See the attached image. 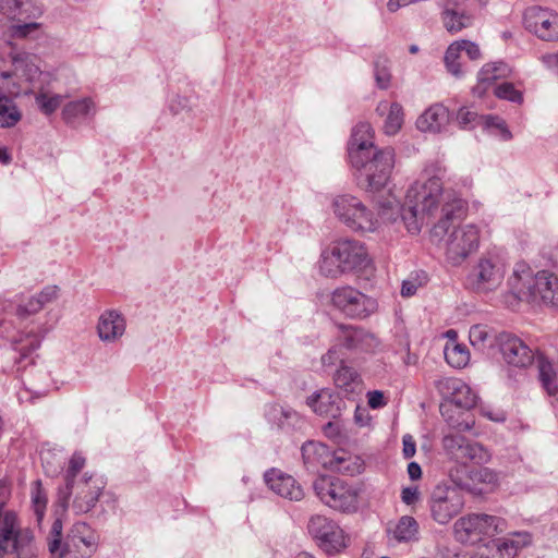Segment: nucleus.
Masks as SVG:
<instances>
[{"instance_id":"nucleus-1","label":"nucleus","mask_w":558,"mask_h":558,"mask_svg":"<svg viewBox=\"0 0 558 558\" xmlns=\"http://www.w3.org/2000/svg\"><path fill=\"white\" fill-rule=\"evenodd\" d=\"M439 204H442V217L434 228L435 235H438L439 231L447 232L449 226L463 215L462 201L452 198L450 193H445L439 178H429L423 183L415 182L411 185L402 206L395 197L383 203L378 202L379 215L383 220L396 221L400 215L408 231L412 234L421 231L424 219L434 215Z\"/></svg>"},{"instance_id":"nucleus-2","label":"nucleus","mask_w":558,"mask_h":558,"mask_svg":"<svg viewBox=\"0 0 558 558\" xmlns=\"http://www.w3.org/2000/svg\"><path fill=\"white\" fill-rule=\"evenodd\" d=\"M373 136L369 123H357L348 144V156L351 166L357 171L359 185L367 192L376 193L387 185L396 154L392 147H376Z\"/></svg>"},{"instance_id":"nucleus-3","label":"nucleus","mask_w":558,"mask_h":558,"mask_svg":"<svg viewBox=\"0 0 558 558\" xmlns=\"http://www.w3.org/2000/svg\"><path fill=\"white\" fill-rule=\"evenodd\" d=\"M11 496L8 480H0V556L37 558L38 548L33 532L21 529L16 513L4 507Z\"/></svg>"},{"instance_id":"nucleus-4","label":"nucleus","mask_w":558,"mask_h":558,"mask_svg":"<svg viewBox=\"0 0 558 558\" xmlns=\"http://www.w3.org/2000/svg\"><path fill=\"white\" fill-rule=\"evenodd\" d=\"M371 264L372 259L364 243L341 239L322 252L318 268L320 275L337 279L347 274L364 271Z\"/></svg>"},{"instance_id":"nucleus-5","label":"nucleus","mask_w":558,"mask_h":558,"mask_svg":"<svg viewBox=\"0 0 558 558\" xmlns=\"http://www.w3.org/2000/svg\"><path fill=\"white\" fill-rule=\"evenodd\" d=\"M317 497L328 507L342 512H353L357 507V492L345 482L319 476L313 483Z\"/></svg>"},{"instance_id":"nucleus-6","label":"nucleus","mask_w":558,"mask_h":558,"mask_svg":"<svg viewBox=\"0 0 558 558\" xmlns=\"http://www.w3.org/2000/svg\"><path fill=\"white\" fill-rule=\"evenodd\" d=\"M333 211L353 231L374 232L378 228L374 213L355 196L341 195L335 198Z\"/></svg>"},{"instance_id":"nucleus-7","label":"nucleus","mask_w":558,"mask_h":558,"mask_svg":"<svg viewBox=\"0 0 558 558\" xmlns=\"http://www.w3.org/2000/svg\"><path fill=\"white\" fill-rule=\"evenodd\" d=\"M441 442L447 456L463 465L469 462L483 465L492 459L490 452L482 444L468 439L460 433L445 435Z\"/></svg>"},{"instance_id":"nucleus-8","label":"nucleus","mask_w":558,"mask_h":558,"mask_svg":"<svg viewBox=\"0 0 558 558\" xmlns=\"http://www.w3.org/2000/svg\"><path fill=\"white\" fill-rule=\"evenodd\" d=\"M303 463L311 473H318L320 469L347 473L350 466L347 465V457L343 451H331L326 445L317 441H307L302 448Z\"/></svg>"},{"instance_id":"nucleus-9","label":"nucleus","mask_w":558,"mask_h":558,"mask_svg":"<svg viewBox=\"0 0 558 558\" xmlns=\"http://www.w3.org/2000/svg\"><path fill=\"white\" fill-rule=\"evenodd\" d=\"M97 533L85 522H76L68 533L58 558H90L98 547Z\"/></svg>"},{"instance_id":"nucleus-10","label":"nucleus","mask_w":558,"mask_h":558,"mask_svg":"<svg viewBox=\"0 0 558 558\" xmlns=\"http://www.w3.org/2000/svg\"><path fill=\"white\" fill-rule=\"evenodd\" d=\"M332 305L351 318H366L377 308L376 301L357 289L344 286L331 293Z\"/></svg>"},{"instance_id":"nucleus-11","label":"nucleus","mask_w":558,"mask_h":558,"mask_svg":"<svg viewBox=\"0 0 558 558\" xmlns=\"http://www.w3.org/2000/svg\"><path fill=\"white\" fill-rule=\"evenodd\" d=\"M449 229L439 231L438 235L448 234L445 240L447 257L453 265H459L478 247L480 231L474 225L453 228L450 232Z\"/></svg>"},{"instance_id":"nucleus-12","label":"nucleus","mask_w":558,"mask_h":558,"mask_svg":"<svg viewBox=\"0 0 558 558\" xmlns=\"http://www.w3.org/2000/svg\"><path fill=\"white\" fill-rule=\"evenodd\" d=\"M464 507V497L454 487L437 485L429 498L432 518L439 524L449 523Z\"/></svg>"},{"instance_id":"nucleus-13","label":"nucleus","mask_w":558,"mask_h":558,"mask_svg":"<svg viewBox=\"0 0 558 558\" xmlns=\"http://www.w3.org/2000/svg\"><path fill=\"white\" fill-rule=\"evenodd\" d=\"M308 532L317 542L318 547L329 556L337 555L347 547L341 527L326 517H312Z\"/></svg>"},{"instance_id":"nucleus-14","label":"nucleus","mask_w":558,"mask_h":558,"mask_svg":"<svg viewBox=\"0 0 558 558\" xmlns=\"http://www.w3.org/2000/svg\"><path fill=\"white\" fill-rule=\"evenodd\" d=\"M13 70L3 71V75H8V83L16 84V87L21 89V94H28L33 88H37L35 85L37 81L44 82L48 77V73L40 71L36 63L34 56L23 53L16 54L12 58Z\"/></svg>"},{"instance_id":"nucleus-15","label":"nucleus","mask_w":558,"mask_h":558,"mask_svg":"<svg viewBox=\"0 0 558 558\" xmlns=\"http://www.w3.org/2000/svg\"><path fill=\"white\" fill-rule=\"evenodd\" d=\"M504 268L492 258H481L468 275L465 284L477 293H487L496 290L502 282Z\"/></svg>"},{"instance_id":"nucleus-16","label":"nucleus","mask_w":558,"mask_h":558,"mask_svg":"<svg viewBox=\"0 0 558 558\" xmlns=\"http://www.w3.org/2000/svg\"><path fill=\"white\" fill-rule=\"evenodd\" d=\"M497 347L509 366L526 368L535 360L534 351L515 335L500 332L497 338Z\"/></svg>"},{"instance_id":"nucleus-17","label":"nucleus","mask_w":558,"mask_h":558,"mask_svg":"<svg viewBox=\"0 0 558 558\" xmlns=\"http://www.w3.org/2000/svg\"><path fill=\"white\" fill-rule=\"evenodd\" d=\"M535 274H533L531 267L524 263L519 262L514 265L511 275L507 280L509 294L506 298H512V303H519L520 301L531 302L533 300V284Z\"/></svg>"},{"instance_id":"nucleus-18","label":"nucleus","mask_w":558,"mask_h":558,"mask_svg":"<svg viewBox=\"0 0 558 558\" xmlns=\"http://www.w3.org/2000/svg\"><path fill=\"white\" fill-rule=\"evenodd\" d=\"M338 341L344 349L355 353H373L379 347L378 338L360 327L339 325Z\"/></svg>"},{"instance_id":"nucleus-19","label":"nucleus","mask_w":558,"mask_h":558,"mask_svg":"<svg viewBox=\"0 0 558 558\" xmlns=\"http://www.w3.org/2000/svg\"><path fill=\"white\" fill-rule=\"evenodd\" d=\"M37 0H0V14L14 21L16 16L25 14L29 8L35 7ZM40 24L36 22L22 23L21 21L12 22L10 35H28L38 29Z\"/></svg>"},{"instance_id":"nucleus-20","label":"nucleus","mask_w":558,"mask_h":558,"mask_svg":"<svg viewBox=\"0 0 558 558\" xmlns=\"http://www.w3.org/2000/svg\"><path fill=\"white\" fill-rule=\"evenodd\" d=\"M101 483L93 481V477H83L74 483L72 494H74L73 509L76 513H86L95 507L101 492Z\"/></svg>"},{"instance_id":"nucleus-21","label":"nucleus","mask_w":558,"mask_h":558,"mask_svg":"<svg viewBox=\"0 0 558 558\" xmlns=\"http://www.w3.org/2000/svg\"><path fill=\"white\" fill-rule=\"evenodd\" d=\"M307 405L318 415L337 420L342 412L344 402L339 397L328 389L312 395L306 400Z\"/></svg>"},{"instance_id":"nucleus-22","label":"nucleus","mask_w":558,"mask_h":558,"mask_svg":"<svg viewBox=\"0 0 558 558\" xmlns=\"http://www.w3.org/2000/svg\"><path fill=\"white\" fill-rule=\"evenodd\" d=\"M265 482L277 495L289 500H301L304 496L302 487L294 477L281 473L278 470H270L265 473Z\"/></svg>"},{"instance_id":"nucleus-23","label":"nucleus","mask_w":558,"mask_h":558,"mask_svg":"<svg viewBox=\"0 0 558 558\" xmlns=\"http://www.w3.org/2000/svg\"><path fill=\"white\" fill-rule=\"evenodd\" d=\"M20 95L21 89L13 83L0 94V128H14L22 120L23 113L14 101Z\"/></svg>"},{"instance_id":"nucleus-24","label":"nucleus","mask_w":558,"mask_h":558,"mask_svg":"<svg viewBox=\"0 0 558 558\" xmlns=\"http://www.w3.org/2000/svg\"><path fill=\"white\" fill-rule=\"evenodd\" d=\"M266 420L274 427L290 432L301 428L303 420L301 415L290 407H283L279 403L268 404L265 411Z\"/></svg>"},{"instance_id":"nucleus-25","label":"nucleus","mask_w":558,"mask_h":558,"mask_svg":"<svg viewBox=\"0 0 558 558\" xmlns=\"http://www.w3.org/2000/svg\"><path fill=\"white\" fill-rule=\"evenodd\" d=\"M538 299L545 304L558 306V277L553 272L542 270L535 274L531 302Z\"/></svg>"},{"instance_id":"nucleus-26","label":"nucleus","mask_w":558,"mask_h":558,"mask_svg":"<svg viewBox=\"0 0 558 558\" xmlns=\"http://www.w3.org/2000/svg\"><path fill=\"white\" fill-rule=\"evenodd\" d=\"M97 331L104 342H113L123 336L125 319L119 312L108 310L100 315Z\"/></svg>"},{"instance_id":"nucleus-27","label":"nucleus","mask_w":558,"mask_h":558,"mask_svg":"<svg viewBox=\"0 0 558 558\" xmlns=\"http://www.w3.org/2000/svg\"><path fill=\"white\" fill-rule=\"evenodd\" d=\"M510 73V66L502 61L484 64L477 74V84L473 87V94L482 97L489 85L499 78L509 76Z\"/></svg>"},{"instance_id":"nucleus-28","label":"nucleus","mask_w":558,"mask_h":558,"mask_svg":"<svg viewBox=\"0 0 558 558\" xmlns=\"http://www.w3.org/2000/svg\"><path fill=\"white\" fill-rule=\"evenodd\" d=\"M96 114V105L92 98H83L68 102L62 109L64 122L71 126L80 125L85 119Z\"/></svg>"},{"instance_id":"nucleus-29","label":"nucleus","mask_w":558,"mask_h":558,"mask_svg":"<svg viewBox=\"0 0 558 558\" xmlns=\"http://www.w3.org/2000/svg\"><path fill=\"white\" fill-rule=\"evenodd\" d=\"M449 121L448 109L435 104L426 109L416 120V126L422 132L438 133Z\"/></svg>"},{"instance_id":"nucleus-30","label":"nucleus","mask_w":558,"mask_h":558,"mask_svg":"<svg viewBox=\"0 0 558 558\" xmlns=\"http://www.w3.org/2000/svg\"><path fill=\"white\" fill-rule=\"evenodd\" d=\"M376 112L379 116L387 117L384 122V132L387 135H395L399 132L403 124V109L398 102L389 104L388 101H380L377 105Z\"/></svg>"},{"instance_id":"nucleus-31","label":"nucleus","mask_w":558,"mask_h":558,"mask_svg":"<svg viewBox=\"0 0 558 558\" xmlns=\"http://www.w3.org/2000/svg\"><path fill=\"white\" fill-rule=\"evenodd\" d=\"M85 465V459L78 453H74L70 460V464L66 471L65 475V487L60 488L58 492V504L60 507L65 510L69 506V499L72 495V489L74 486V483H77L75 481V476L78 474V472L83 469Z\"/></svg>"},{"instance_id":"nucleus-32","label":"nucleus","mask_w":558,"mask_h":558,"mask_svg":"<svg viewBox=\"0 0 558 558\" xmlns=\"http://www.w3.org/2000/svg\"><path fill=\"white\" fill-rule=\"evenodd\" d=\"M451 398L449 401L454 404V407L459 410H469L476 404V395L472 391V389L460 380H454L451 384Z\"/></svg>"},{"instance_id":"nucleus-33","label":"nucleus","mask_w":558,"mask_h":558,"mask_svg":"<svg viewBox=\"0 0 558 558\" xmlns=\"http://www.w3.org/2000/svg\"><path fill=\"white\" fill-rule=\"evenodd\" d=\"M497 338L498 335H495L493 330L485 325L472 326L469 332L471 344L482 352L497 345Z\"/></svg>"},{"instance_id":"nucleus-34","label":"nucleus","mask_w":558,"mask_h":558,"mask_svg":"<svg viewBox=\"0 0 558 558\" xmlns=\"http://www.w3.org/2000/svg\"><path fill=\"white\" fill-rule=\"evenodd\" d=\"M64 96L53 94L49 89L39 85L35 94V104L39 111L46 116L52 114L63 102Z\"/></svg>"},{"instance_id":"nucleus-35","label":"nucleus","mask_w":558,"mask_h":558,"mask_svg":"<svg viewBox=\"0 0 558 558\" xmlns=\"http://www.w3.org/2000/svg\"><path fill=\"white\" fill-rule=\"evenodd\" d=\"M444 355L447 363L454 368H462L466 366L470 361V352L466 345L454 341L446 343Z\"/></svg>"},{"instance_id":"nucleus-36","label":"nucleus","mask_w":558,"mask_h":558,"mask_svg":"<svg viewBox=\"0 0 558 558\" xmlns=\"http://www.w3.org/2000/svg\"><path fill=\"white\" fill-rule=\"evenodd\" d=\"M442 22L448 32L458 33L472 25L473 16L454 9H446L442 12Z\"/></svg>"},{"instance_id":"nucleus-37","label":"nucleus","mask_w":558,"mask_h":558,"mask_svg":"<svg viewBox=\"0 0 558 558\" xmlns=\"http://www.w3.org/2000/svg\"><path fill=\"white\" fill-rule=\"evenodd\" d=\"M475 521L476 525V536H494L497 533H500L505 529V521L501 518L477 513V520Z\"/></svg>"},{"instance_id":"nucleus-38","label":"nucleus","mask_w":558,"mask_h":558,"mask_svg":"<svg viewBox=\"0 0 558 558\" xmlns=\"http://www.w3.org/2000/svg\"><path fill=\"white\" fill-rule=\"evenodd\" d=\"M333 380L336 386L345 392H354L361 385L359 374L344 364L337 369Z\"/></svg>"},{"instance_id":"nucleus-39","label":"nucleus","mask_w":558,"mask_h":558,"mask_svg":"<svg viewBox=\"0 0 558 558\" xmlns=\"http://www.w3.org/2000/svg\"><path fill=\"white\" fill-rule=\"evenodd\" d=\"M440 413L442 417L446 420L448 425L457 429L459 432L470 430L473 426V423L466 422L464 420H460V415L462 411H459L454 404H452L449 400L445 401L440 404Z\"/></svg>"},{"instance_id":"nucleus-40","label":"nucleus","mask_w":558,"mask_h":558,"mask_svg":"<svg viewBox=\"0 0 558 558\" xmlns=\"http://www.w3.org/2000/svg\"><path fill=\"white\" fill-rule=\"evenodd\" d=\"M538 377L544 389L549 396L558 397V388L555 385L553 365L544 356H537Z\"/></svg>"},{"instance_id":"nucleus-41","label":"nucleus","mask_w":558,"mask_h":558,"mask_svg":"<svg viewBox=\"0 0 558 558\" xmlns=\"http://www.w3.org/2000/svg\"><path fill=\"white\" fill-rule=\"evenodd\" d=\"M418 524L413 517L403 515L400 518L393 531L395 538L398 542H410L416 538Z\"/></svg>"},{"instance_id":"nucleus-42","label":"nucleus","mask_w":558,"mask_h":558,"mask_svg":"<svg viewBox=\"0 0 558 558\" xmlns=\"http://www.w3.org/2000/svg\"><path fill=\"white\" fill-rule=\"evenodd\" d=\"M474 520H477V513L462 517L456 521L453 532L459 542L465 543L473 536H476V525Z\"/></svg>"},{"instance_id":"nucleus-43","label":"nucleus","mask_w":558,"mask_h":558,"mask_svg":"<svg viewBox=\"0 0 558 558\" xmlns=\"http://www.w3.org/2000/svg\"><path fill=\"white\" fill-rule=\"evenodd\" d=\"M14 350L20 353L17 363H22L33 351L39 348L40 338L35 333H26L14 341Z\"/></svg>"},{"instance_id":"nucleus-44","label":"nucleus","mask_w":558,"mask_h":558,"mask_svg":"<svg viewBox=\"0 0 558 558\" xmlns=\"http://www.w3.org/2000/svg\"><path fill=\"white\" fill-rule=\"evenodd\" d=\"M461 56L460 46L457 41L452 43L444 57V62L447 71L452 74L454 77L462 76L461 63L459 62V58Z\"/></svg>"},{"instance_id":"nucleus-45","label":"nucleus","mask_w":558,"mask_h":558,"mask_svg":"<svg viewBox=\"0 0 558 558\" xmlns=\"http://www.w3.org/2000/svg\"><path fill=\"white\" fill-rule=\"evenodd\" d=\"M32 502L37 521L40 522L47 507V494L39 480L35 481L32 485Z\"/></svg>"},{"instance_id":"nucleus-46","label":"nucleus","mask_w":558,"mask_h":558,"mask_svg":"<svg viewBox=\"0 0 558 558\" xmlns=\"http://www.w3.org/2000/svg\"><path fill=\"white\" fill-rule=\"evenodd\" d=\"M547 9L541 7L527 8L523 13V25L524 28L534 35L539 34L541 15L545 13Z\"/></svg>"},{"instance_id":"nucleus-47","label":"nucleus","mask_w":558,"mask_h":558,"mask_svg":"<svg viewBox=\"0 0 558 558\" xmlns=\"http://www.w3.org/2000/svg\"><path fill=\"white\" fill-rule=\"evenodd\" d=\"M389 61L386 58H378L374 63V73L376 84L379 88L386 89L390 84V71L388 66Z\"/></svg>"},{"instance_id":"nucleus-48","label":"nucleus","mask_w":558,"mask_h":558,"mask_svg":"<svg viewBox=\"0 0 558 558\" xmlns=\"http://www.w3.org/2000/svg\"><path fill=\"white\" fill-rule=\"evenodd\" d=\"M495 96L509 100L511 102L521 104L523 101L522 93L517 90L512 83H502L495 88Z\"/></svg>"},{"instance_id":"nucleus-49","label":"nucleus","mask_w":558,"mask_h":558,"mask_svg":"<svg viewBox=\"0 0 558 558\" xmlns=\"http://www.w3.org/2000/svg\"><path fill=\"white\" fill-rule=\"evenodd\" d=\"M469 476L474 483L495 484L498 481L497 473L492 469L484 466L471 470L469 472Z\"/></svg>"},{"instance_id":"nucleus-50","label":"nucleus","mask_w":558,"mask_h":558,"mask_svg":"<svg viewBox=\"0 0 558 558\" xmlns=\"http://www.w3.org/2000/svg\"><path fill=\"white\" fill-rule=\"evenodd\" d=\"M541 17L539 33H550L558 35V13L546 10L545 13L538 15Z\"/></svg>"},{"instance_id":"nucleus-51","label":"nucleus","mask_w":558,"mask_h":558,"mask_svg":"<svg viewBox=\"0 0 558 558\" xmlns=\"http://www.w3.org/2000/svg\"><path fill=\"white\" fill-rule=\"evenodd\" d=\"M480 120H483L487 128H496L502 141H509L512 138V134L502 119L495 116H486L480 117Z\"/></svg>"},{"instance_id":"nucleus-52","label":"nucleus","mask_w":558,"mask_h":558,"mask_svg":"<svg viewBox=\"0 0 558 558\" xmlns=\"http://www.w3.org/2000/svg\"><path fill=\"white\" fill-rule=\"evenodd\" d=\"M344 347L337 340V343L333 344L326 354L322 356V363L324 366L335 365L338 361L343 364V353L342 349Z\"/></svg>"},{"instance_id":"nucleus-53","label":"nucleus","mask_w":558,"mask_h":558,"mask_svg":"<svg viewBox=\"0 0 558 558\" xmlns=\"http://www.w3.org/2000/svg\"><path fill=\"white\" fill-rule=\"evenodd\" d=\"M51 534L54 536V538L49 542V551L51 553V555L57 556V554L63 546V543L61 541L62 522L60 519H56L54 522L52 523Z\"/></svg>"},{"instance_id":"nucleus-54","label":"nucleus","mask_w":558,"mask_h":558,"mask_svg":"<svg viewBox=\"0 0 558 558\" xmlns=\"http://www.w3.org/2000/svg\"><path fill=\"white\" fill-rule=\"evenodd\" d=\"M41 308L40 301H37L35 296H32L27 303L19 305L16 308V315L20 318H26L29 315L38 313Z\"/></svg>"},{"instance_id":"nucleus-55","label":"nucleus","mask_w":558,"mask_h":558,"mask_svg":"<svg viewBox=\"0 0 558 558\" xmlns=\"http://www.w3.org/2000/svg\"><path fill=\"white\" fill-rule=\"evenodd\" d=\"M457 43L460 46L461 52L465 51L466 56L471 60H477L481 58L480 47L475 43H472L468 39L457 40Z\"/></svg>"},{"instance_id":"nucleus-56","label":"nucleus","mask_w":558,"mask_h":558,"mask_svg":"<svg viewBox=\"0 0 558 558\" xmlns=\"http://www.w3.org/2000/svg\"><path fill=\"white\" fill-rule=\"evenodd\" d=\"M480 117L476 112L471 111L468 108H461L457 114V120L460 126L469 128Z\"/></svg>"},{"instance_id":"nucleus-57","label":"nucleus","mask_w":558,"mask_h":558,"mask_svg":"<svg viewBox=\"0 0 558 558\" xmlns=\"http://www.w3.org/2000/svg\"><path fill=\"white\" fill-rule=\"evenodd\" d=\"M58 296V287L57 286H47L45 287L35 298L37 301H40L41 307L46 304L52 302Z\"/></svg>"},{"instance_id":"nucleus-58","label":"nucleus","mask_w":558,"mask_h":558,"mask_svg":"<svg viewBox=\"0 0 558 558\" xmlns=\"http://www.w3.org/2000/svg\"><path fill=\"white\" fill-rule=\"evenodd\" d=\"M507 539L513 542V549H515L517 553L532 543V536L527 532H517L513 534L512 538Z\"/></svg>"},{"instance_id":"nucleus-59","label":"nucleus","mask_w":558,"mask_h":558,"mask_svg":"<svg viewBox=\"0 0 558 558\" xmlns=\"http://www.w3.org/2000/svg\"><path fill=\"white\" fill-rule=\"evenodd\" d=\"M497 549L501 558H514L517 556L513 542H509L507 538L498 539Z\"/></svg>"},{"instance_id":"nucleus-60","label":"nucleus","mask_w":558,"mask_h":558,"mask_svg":"<svg viewBox=\"0 0 558 558\" xmlns=\"http://www.w3.org/2000/svg\"><path fill=\"white\" fill-rule=\"evenodd\" d=\"M403 444V456L405 459H410L415 454L416 451V445L415 440L411 435H404L402 438Z\"/></svg>"},{"instance_id":"nucleus-61","label":"nucleus","mask_w":558,"mask_h":558,"mask_svg":"<svg viewBox=\"0 0 558 558\" xmlns=\"http://www.w3.org/2000/svg\"><path fill=\"white\" fill-rule=\"evenodd\" d=\"M418 283L416 280L408 279L402 282L401 287V295L404 298H410L414 295L418 289Z\"/></svg>"},{"instance_id":"nucleus-62","label":"nucleus","mask_w":558,"mask_h":558,"mask_svg":"<svg viewBox=\"0 0 558 558\" xmlns=\"http://www.w3.org/2000/svg\"><path fill=\"white\" fill-rule=\"evenodd\" d=\"M170 109L173 113L190 109V100L186 97L178 96L171 101Z\"/></svg>"},{"instance_id":"nucleus-63","label":"nucleus","mask_w":558,"mask_h":558,"mask_svg":"<svg viewBox=\"0 0 558 558\" xmlns=\"http://www.w3.org/2000/svg\"><path fill=\"white\" fill-rule=\"evenodd\" d=\"M368 405L373 409H378L385 405L384 393L378 390L368 392Z\"/></svg>"},{"instance_id":"nucleus-64","label":"nucleus","mask_w":558,"mask_h":558,"mask_svg":"<svg viewBox=\"0 0 558 558\" xmlns=\"http://www.w3.org/2000/svg\"><path fill=\"white\" fill-rule=\"evenodd\" d=\"M341 429H342V426L339 421L328 422L324 426V433L326 434V436H328L330 438H336V437L340 436Z\"/></svg>"}]
</instances>
